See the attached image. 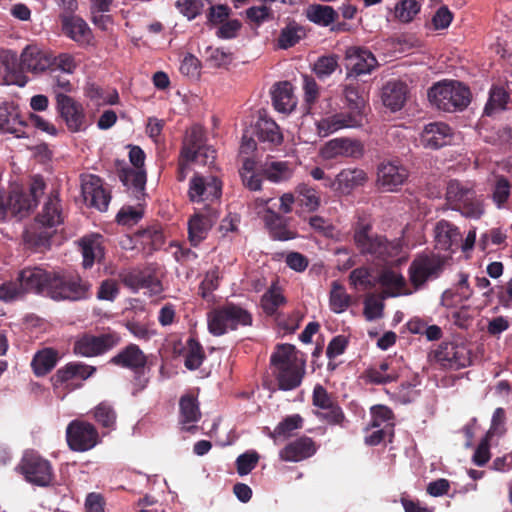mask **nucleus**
<instances>
[{
  "label": "nucleus",
  "mask_w": 512,
  "mask_h": 512,
  "mask_svg": "<svg viewBox=\"0 0 512 512\" xmlns=\"http://www.w3.org/2000/svg\"><path fill=\"white\" fill-rule=\"evenodd\" d=\"M354 245L361 256L377 266L399 262L403 245L400 239L389 240L385 235L373 232V225L366 216H358L353 224Z\"/></svg>",
  "instance_id": "f257e3e1"
},
{
  "label": "nucleus",
  "mask_w": 512,
  "mask_h": 512,
  "mask_svg": "<svg viewBox=\"0 0 512 512\" xmlns=\"http://www.w3.org/2000/svg\"><path fill=\"white\" fill-rule=\"evenodd\" d=\"M270 364L278 387L283 391L299 387L305 376L306 359L291 344H279L271 354Z\"/></svg>",
  "instance_id": "f03ea898"
},
{
  "label": "nucleus",
  "mask_w": 512,
  "mask_h": 512,
  "mask_svg": "<svg viewBox=\"0 0 512 512\" xmlns=\"http://www.w3.org/2000/svg\"><path fill=\"white\" fill-rule=\"evenodd\" d=\"M12 66L6 65L9 81L12 84L23 87L28 79L24 71L40 74L52 68L53 54L42 49L36 44L27 45L21 52L19 70L16 68V54L12 55Z\"/></svg>",
  "instance_id": "7ed1b4c3"
},
{
  "label": "nucleus",
  "mask_w": 512,
  "mask_h": 512,
  "mask_svg": "<svg viewBox=\"0 0 512 512\" xmlns=\"http://www.w3.org/2000/svg\"><path fill=\"white\" fill-rule=\"evenodd\" d=\"M92 296V284L76 272L52 271L47 297L55 301H83Z\"/></svg>",
  "instance_id": "20e7f679"
},
{
  "label": "nucleus",
  "mask_w": 512,
  "mask_h": 512,
  "mask_svg": "<svg viewBox=\"0 0 512 512\" xmlns=\"http://www.w3.org/2000/svg\"><path fill=\"white\" fill-rule=\"evenodd\" d=\"M252 322V314L233 302H226L207 314L208 330L214 336H222L239 327L251 326Z\"/></svg>",
  "instance_id": "39448f33"
},
{
  "label": "nucleus",
  "mask_w": 512,
  "mask_h": 512,
  "mask_svg": "<svg viewBox=\"0 0 512 512\" xmlns=\"http://www.w3.org/2000/svg\"><path fill=\"white\" fill-rule=\"evenodd\" d=\"M428 99L439 110L462 111L471 102V92L469 87L459 81H443L428 90Z\"/></svg>",
  "instance_id": "423d86ee"
},
{
  "label": "nucleus",
  "mask_w": 512,
  "mask_h": 512,
  "mask_svg": "<svg viewBox=\"0 0 512 512\" xmlns=\"http://www.w3.org/2000/svg\"><path fill=\"white\" fill-rule=\"evenodd\" d=\"M446 200L453 210L467 218L478 219L484 212L482 200L475 190L456 179L447 185Z\"/></svg>",
  "instance_id": "0eeeda50"
},
{
  "label": "nucleus",
  "mask_w": 512,
  "mask_h": 512,
  "mask_svg": "<svg viewBox=\"0 0 512 512\" xmlns=\"http://www.w3.org/2000/svg\"><path fill=\"white\" fill-rule=\"evenodd\" d=\"M445 258L435 253L415 256L408 268V277L415 291L423 289L429 281L438 279L445 268Z\"/></svg>",
  "instance_id": "6e6552de"
},
{
  "label": "nucleus",
  "mask_w": 512,
  "mask_h": 512,
  "mask_svg": "<svg viewBox=\"0 0 512 512\" xmlns=\"http://www.w3.org/2000/svg\"><path fill=\"white\" fill-rule=\"evenodd\" d=\"M16 470L28 483L39 487L52 485L55 477L50 461L33 451L23 455Z\"/></svg>",
  "instance_id": "1a4fd4ad"
},
{
  "label": "nucleus",
  "mask_w": 512,
  "mask_h": 512,
  "mask_svg": "<svg viewBox=\"0 0 512 512\" xmlns=\"http://www.w3.org/2000/svg\"><path fill=\"white\" fill-rule=\"evenodd\" d=\"M313 414L322 422L344 428L348 422L338 401L321 384H316L312 393Z\"/></svg>",
  "instance_id": "9d476101"
},
{
  "label": "nucleus",
  "mask_w": 512,
  "mask_h": 512,
  "mask_svg": "<svg viewBox=\"0 0 512 512\" xmlns=\"http://www.w3.org/2000/svg\"><path fill=\"white\" fill-rule=\"evenodd\" d=\"M121 342L119 333L109 331L99 335L84 333L77 338L73 345V352L83 357H96L103 355Z\"/></svg>",
  "instance_id": "9b49d317"
},
{
  "label": "nucleus",
  "mask_w": 512,
  "mask_h": 512,
  "mask_svg": "<svg viewBox=\"0 0 512 512\" xmlns=\"http://www.w3.org/2000/svg\"><path fill=\"white\" fill-rule=\"evenodd\" d=\"M66 441L74 452H86L101 443V436L94 424L74 419L66 427Z\"/></svg>",
  "instance_id": "f8f14e48"
},
{
  "label": "nucleus",
  "mask_w": 512,
  "mask_h": 512,
  "mask_svg": "<svg viewBox=\"0 0 512 512\" xmlns=\"http://www.w3.org/2000/svg\"><path fill=\"white\" fill-rule=\"evenodd\" d=\"M55 100L56 111L70 132L77 133L87 128V115L80 102L60 91H55Z\"/></svg>",
  "instance_id": "ddd939ff"
},
{
  "label": "nucleus",
  "mask_w": 512,
  "mask_h": 512,
  "mask_svg": "<svg viewBox=\"0 0 512 512\" xmlns=\"http://www.w3.org/2000/svg\"><path fill=\"white\" fill-rule=\"evenodd\" d=\"M434 358L442 368L450 370H459L471 364V352L462 343H441L434 351Z\"/></svg>",
  "instance_id": "4468645a"
},
{
  "label": "nucleus",
  "mask_w": 512,
  "mask_h": 512,
  "mask_svg": "<svg viewBox=\"0 0 512 512\" xmlns=\"http://www.w3.org/2000/svg\"><path fill=\"white\" fill-rule=\"evenodd\" d=\"M222 194V182L214 176L208 178L195 174L189 182L188 198L191 202L218 200Z\"/></svg>",
  "instance_id": "2eb2a0df"
},
{
  "label": "nucleus",
  "mask_w": 512,
  "mask_h": 512,
  "mask_svg": "<svg viewBox=\"0 0 512 512\" xmlns=\"http://www.w3.org/2000/svg\"><path fill=\"white\" fill-rule=\"evenodd\" d=\"M408 176L409 171L402 164L396 161L384 162L377 169V186L385 192H396Z\"/></svg>",
  "instance_id": "dca6fc26"
},
{
  "label": "nucleus",
  "mask_w": 512,
  "mask_h": 512,
  "mask_svg": "<svg viewBox=\"0 0 512 512\" xmlns=\"http://www.w3.org/2000/svg\"><path fill=\"white\" fill-rule=\"evenodd\" d=\"M453 139V129L444 122H430L426 124L419 135L420 145L430 150H438L444 146L451 145Z\"/></svg>",
  "instance_id": "f3484780"
},
{
  "label": "nucleus",
  "mask_w": 512,
  "mask_h": 512,
  "mask_svg": "<svg viewBox=\"0 0 512 512\" xmlns=\"http://www.w3.org/2000/svg\"><path fill=\"white\" fill-rule=\"evenodd\" d=\"M52 271H46L40 267H26L17 276L24 294L36 293L47 296Z\"/></svg>",
  "instance_id": "a211bd4d"
},
{
  "label": "nucleus",
  "mask_w": 512,
  "mask_h": 512,
  "mask_svg": "<svg viewBox=\"0 0 512 512\" xmlns=\"http://www.w3.org/2000/svg\"><path fill=\"white\" fill-rule=\"evenodd\" d=\"M217 218V211L214 209H208L205 212H197L189 218L188 239L193 247H197L207 238Z\"/></svg>",
  "instance_id": "6ab92c4d"
},
{
  "label": "nucleus",
  "mask_w": 512,
  "mask_h": 512,
  "mask_svg": "<svg viewBox=\"0 0 512 512\" xmlns=\"http://www.w3.org/2000/svg\"><path fill=\"white\" fill-rule=\"evenodd\" d=\"M82 195L87 205L105 211L110 202V195L102 186L101 178L88 175L82 181Z\"/></svg>",
  "instance_id": "aec40b11"
},
{
  "label": "nucleus",
  "mask_w": 512,
  "mask_h": 512,
  "mask_svg": "<svg viewBox=\"0 0 512 512\" xmlns=\"http://www.w3.org/2000/svg\"><path fill=\"white\" fill-rule=\"evenodd\" d=\"M27 123L21 118L16 105L4 102L0 105V133L13 134L16 138L28 137L25 128Z\"/></svg>",
  "instance_id": "412c9836"
},
{
  "label": "nucleus",
  "mask_w": 512,
  "mask_h": 512,
  "mask_svg": "<svg viewBox=\"0 0 512 512\" xmlns=\"http://www.w3.org/2000/svg\"><path fill=\"white\" fill-rule=\"evenodd\" d=\"M347 66L350 69L349 76H359L370 73L376 66L377 60L367 48L350 47L346 51Z\"/></svg>",
  "instance_id": "4be33fe9"
},
{
  "label": "nucleus",
  "mask_w": 512,
  "mask_h": 512,
  "mask_svg": "<svg viewBox=\"0 0 512 512\" xmlns=\"http://www.w3.org/2000/svg\"><path fill=\"white\" fill-rule=\"evenodd\" d=\"M317 451L315 441L308 436H301L289 442L279 452V457L285 462H300L312 457Z\"/></svg>",
  "instance_id": "5701e85b"
},
{
  "label": "nucleus",
  "mask_w": 512,
  "mask_h": 512,
  "mask_svg": "<svg viewBox=\"0 0 512 512\" xmlns=\"http://www.w3.org/2000/svg\"><path fill=\"white\" fill-rule=\"evenodd\" d=\"M147 356L136 344L130 343L114 355L109 363L115 366L129 369L132 372L145 370L147 365Z\"/></svg>",
  "instance_id": "b1692460"
},
{
  "label": "nucleus",
  "mask_w": 512,
  "mask_h": 512,
  "mask_svg": "<svg viewBox=\"0 0 512 512\" xmlns=\"http://www.w3.org/2000/svg\"><path fill=\"white\" fill-rule=\"evenodd\" d=\"M317 133L321 137L337 132L343 128L360 127V119L357 114H348L347 112L335 113L322 118L316 123Z\"/></svg>",
  "instance_id": "393cba45"
},
{
  "label": "nucleus",
  "mask_w": 512,
  "mask_h": 512,
  "mask_svg": "<svg viewBox=\"0 0 512 512\" xmlns=\"http://www.w3.org/2000/svg\"><path fill=\"white\" fill-rule=\"evenodd\" d=\"M363 154V145L360 141L349 138H335L327 142L322 150L326 159L338 156L358 158Z\"/></svg>",
  "instance_id": "a878e982"
},
{
  "label": "nucleus",
  "mask_w": 512,
  "mask_h": 512,
  "mask_svg": "<svg viewBox=\"0 0 512 512\" xmlns=\"http://www.w3.org/2000/svg\"><path fill=\"white\" fill-rule=\"evenodd\" d=\"M83 257V268L90 269L96 262L104 258L103 237L100 234L83 236L78 241Z\"/></svg>",
  "instance_id": "bb28decb"
},
{
  "label": "nucleus",
  "mask_w": 512,
  "mask_h": 512,
  "mask_svg": "<svg viewBox=\"0 0 512 512\" xmlns=\"http://www.w3.org/2000/svg\"><path fill=\"white\" fill-rule=\"evenodd\" d=\"M435 240L439 249L455 251L460 247L462 234L457 226L443 219L435 226Z\"/></svg>",
  "instance_id": "cd10ccee"
},
{
  "label": "nucleus",
  "mask_w": 512,
  "mask_h": 512,
  "mask_svg": "<svg viewBox=\"0 0 512 512\" xmlns=\"http://www.w3.org/2000/svg\"><path fill=\"white\" fill-rule=\"evenodd\" d=\"M272 104L281 113L292 112L297 104L293 86L289 81L275 83L271 90Z\"/></svg>",
  "instance_id": "c85d7f7f"
},
{
  "label": "nucleus",
  "mask_w": 512,
  "mask_h": 512,
  "mask_svg": "<svg viewBox=\"0 0 512 512\" xmlns=\"http://www.w3.org/2000/svg\"><path fill=\"white\" fill-rule=\"evenodd\" d=\"M179 410V421L183 425V430L194 433L197 430V426L186 425L189 423H196L201 419V412L197 398L190 394L183 395L179 400Z\"/></svg>",
  "instance_id": "c756f323"
},
{
  "label": "nucleus",
  "mask_w": 512,
  "mask_h": 512,
  "mask_svg": "<svg viewBox=\"0 0 512 512\" xmlns=\"http://www.w3.org/2000/svg\"><path fill=\"white\" fill-rule=\"evenodd\" d=\"M408 94V86L401 81H389L382 89L383 104L392 111L402 109Z\"/></svg>",
  "instance_id": "7c9ffc66"
},
{
  "label": "nucleus",
  "mask_w": 512,
  "mask_h": 512,
  "mask_svg": "<svg viewBox=\"0 0 512 512\" xmlns=\"http://www.w3.org/2000/svg\"><path fill=\"white\" fill-rule=\"evenodd\" d=\"M260 174L273 183H281L292 178L294 168L288 161H273L267 159L260 166Z\"/></svg>",
  "instance_id": "2f4dec72"
},
{
  "label": "nucleus",
  "mask_w": 512,
  "mask_h": 512,
  "mask_svg": "<svg viewBox=\"0 0 512 512\" xmlns=\"http://www.w3.org/2000/svg\"><path fill=\"white\" fill-rule=\"evenodd\" d=\"M64 216L60 200L57 195L51 194L45 202L41 213L36 217V221L43 227H56L63 223Z\"/></svg>",
  "instance_id": "473e14b6"
},
{
  "label": "nucleus",
  "mask_w": 512,
  "mask_h": 512,
  "mask_svg": "<svg viewBox=\"0 0 512 512\" xmlns=\"http://www.w3.org/2000/svg\"><path fill=\"white\" fill-rule=\"evenodd\" d=\"M62 29L65 35L80 44H89L92 40L88 24L78 16L65 17L62 20Z\"/></svg>",
  "instance_id": "72a5a7b5"
},
{
  "label": "nucleus",
  "mask_w": 512,
  "mask_h": 512,
  "mask_svg": "<svg viewBox=\"0 0 512 512\" xmlns=\"http://www.w3.org/2000/svg\"><path fill=\"white\" fill-rule=\"evenodd\" d=\"M256 135L260 142L269 147L281 145L283 134L278 124L269 118H260L256 124Z\"/></svg>",
  "instance_id": "f704fd0d"
},
{
  "label": "nucleus",
  "mask_w": 512,
  "mask_h": 512,
  "mask_svg": "<svg viewBox=\"0 0 512 512\" xmlns=\"http://www.w3.org/2000/svg\"><path fill=\"white\" fill-rule=\"evenodd\" d=\"M59 359V353L54 348H43L35 353L31 361V367L37 377H42L51 372Z\"/></svg>",
  "instance_id": "c9c22d12"
},
{
  "label": "nucleus",
  "mask_w": 512,
  "mask_h": 512,
  "mask_svg": "<svg viewBox=\"0 0 512 512\" xmlns=\"http://www.w3.org/2000/svg\"><path fill=\"white\" fill-rule=\"evenodd\" d=\"M367 181V175L362 169H344L335 178V180H329V185L334 187L337 185V189L342 192H349L355 187L362 186Z\"/></svg>",
  "instance_id": "e433bc0d"
},
{
  "label": "nucleus",
  "mask_w": 512,
  "mask_h": 512,
  "mask_svg": "<svg viewBox=\"0 0 512 512\" xmlns=\"http://www.w3.org/2000/svg\"><path fill=\"white\" fill-rule=\"evenodd\" d=\"M304 13L310 22L322 27L333 24L339 17L338 12L332 6L322 4H310Z\"/></svg>",
  "instance_id": "4c0bfd02"
},
{
  "label": "nucleus",
  "mask_w": 512,
  "mask_h": 512,
  "mask_svg": "<svg viewBox=\"0 0 512 512\" xmlns=\"http://www.w3.org/2000/svg\"><path fill=\"white\" fill-rule=\"evenodd\" d=\"M306 36L305 28L295 20H288L286 26L281 29L277 39L278 47L289 49L294 47Z\"/></svg>",
  "instance_id": "58836bf2"
},
{
  "label": "nucleus",
  "mask_w": 512,
  "mask_h": 512,
  "mask_svg": "<svg viewBox=\"0 0 512 512\" xmlns=\"http://www.w3.org/2000/svg\"><path fill=\"white\" fill-rule=\"evenodd\" d=\"M296 203L307 212L316 211L321 198L319 191L309 184L301 183L295 188Z\"/></svg>",
  "instance_id": "ea45409f"
},
{
  "label": "nucleus",
  "mask_w": 512,
  "mask_h": 512,
  "mask_svg": "<svg viewBox=\"0 0 512 512\" xmlns=\"http://www.w3.org/2000/svg\"><path fill=\"white\" fill-rule=\"evenodd\" d=\"M205 130L200 125L192 126L186 133L180 151L187 159H195L197 149L205 145Z\"/></svg>",
  "instance_id": "a19ab883"
},
{
  "label": "nucleus",
  "mask_w": 512,
  "mask_h": 512,
  "mask_svg": "<svg viewBox=\"0 0 512 512\" xmlns=\"http://www.w3.org/2000/svg\"><path fill=\"white\" fill-rule=\"evenodd\" d=\"M343 95L346 100L347 107L349 108L348 114H357L362 125V118L364 114V108L366 106V98L364 92L360 91L358 85L348 84L343 88Z\"/></svg>",
  "instance_id": "79ce46f5"
},
{
  "label": "nucleus",
  "mask_w": 512,
  "mask_h": 512,
  "mask_svg": "<svg viewBox=\"0 0 512 512\" xmlns=\"http://www.w3.org/2000/svg\"><path fill=\"white\" fill-rule=\"evenodd\" d=\"M185 361L184 365L188 370H197L206 359V354L202 344L197 338L190 336L184 347Z\"/></svg>",
  "instance_id": "37998d69"
},
{
  "label": "nucleus",
  "mask_w": 512,
  "mask_h": 512,
  "mask_svg": "<svg viewBox=\"0 0 512 512\" xmlns=\"http://www.w3.org/2000/svg\"><path fill=\"white\" fill-rule=\"evenodd\" d=\"M304 419L300 414L286 416L280 421L274 430L269 431L268 436L276 441L279 438L287 439L293 435V432L303 427Z\"/></svg>",
  "instance_id": "c03bdc74"
},
{
  "label": "nucleus",
  "mask_w": 512,
  "mask_h": 512,
  "mask_svg": "<svg viewBox=\"0 0 512 512\" xmlns=\"http://www.w3.org/2000/svg\"><path fill=\"white\" fill-rule=\"evenodd\" d=\"M35 208V201L25 192L13 191L7 199L8 211L16 217L23 218Z\"/></svg>",
  "instance_id": "a18cd8bd"
},
{
  "label": "nucleus",
  "mask_w": 512,
  "mask_h": 512,
  "mask_svg": "<svg viewBox=\"0 0 512 512\" xmlns=\"http://www.w3.org/2000/svg\"><path fill=\"white\" fill-rule=\"evenodd\" d=\"M119 178L125 186L132 187L134 189L135 196L137 198H139V195H144L147 180L145 170L125 168L120 171Z\"/></svg>",
  "instance_id": "49530a36"
},
{
  "label": "nucleus",
  "mask_w": 512,
  "mask_h": 512,
  "mask_svg": "<svg viewBox=\"0 0 512 512\" xmlns=\"http://www.w3.org/2000/svg\"><path fill=\"white\" fill-rule=\"evenodd\" d=\"M378 281L383 287L391 289L385 291V294L389 297L399 296L401 290L406 287V280L403 275L390 269L382 271Z\"/></svg>",
  "instance_id": "de8ad7c7"
},
{
  "label": "nucleus",
  "mask_w": 512,
  "mask_h": 512,
  "mask_svg": "<svg viewBox=\"0 0 512 512\" xmlns=\"http://www.w3.org/2000/svg\"><path fill=\"white\" fill-rule=\"evenodd\" d=\"M85 95L96 105H114L118 103L119 95L115 89L106 90L100 86L90 83L85 87Z\"/></svg>",
  "instance_id": "09e8293b"
},
{
  "label": "nucleus",
  "mask_w": 512,
  "mask_h": 512,
  "mask_svg": "<svg viewBox=\"0 0 512 512\" xmlns=\"http://www.w3.org/2000/svg\"><path fill=\"white\" fill-rule=\"evenodd\" d=\"M94 420L102 427L108 430H114L116 427L117 413L113 406L103 401L99 403L93 410Z\"/></svg>",
  "instance_id": "8fccbe9b"
},
{
  "label": "nucleus",
  "mask_w": 512,
  "mask_h": 512,
  "mask_svg": "<svg viewBox=\"0 0 512 512\" xmlns=\"http://www.w3.org/2000/svg\"><path fill=\"white\" fill-rule=\"evenodd\" d=\"M329 302L331 310L337 314L344 312L351 304V296L338 281L332 282Z\"/></svg>",
  "instance_id": "3c124183"
},
{
  "label": "nucleus",
  "mask_w": 512,
  "mask_h": 512,
  "mask_svg": "<svg viewBox=\"0 0 512 512\" xmlns=\"http://www.w3.org/2000/svg\"><path fill=\"white\" fill-rule=\"evenodd\" d=\"M349 282L353 288L363 291L370 290L375 286L369 268L364 266L358 267L350 272Z\"/></svg>",
  "instance_id": "603ef678"
},
{
  "label": "nucleus",
  "mask_w": 512,
  "mask_h": 512,
  "mask_svg": "<svg viewBox=\"0 0 512 512\" xmlns=\"http://www.w3.org/2000/svg\"><path fill=\"white\" fill-rule=\"evenodd\" d=\"M509 101V94L503 87L494 86L490 90L489 100L485 106L486 115H491L494 109H504Z\"/></svg>",
  "instance_id": "864d4df0"
},
{
  "label": "nucleus",
  "mask_w": 512,
  "mask_h": 512,
  "mask_svg": "<svg viewBox=\"0 0 512 512\" xmlns=\"http://www.w3.org/2000/svg\"><path fill=\"white\" fill-rule=\"evenodd\" d=\"M511 185L504 176L496 177L492 191V199L498 208H502L510 197Z\"/></svg>",
  "instance_id": "5fc2aeb1"
},
{
  "label": "nucleus",
  "mask_w": 512,
  "mask_h": 512,
  "mask_svg": "<svg viewBox=\"0 0 512 512\" xmlns=\"http://www.w3.org/2000/svg\"><path fill=\"white\" fill-rule=\"evenodd\" d=\"M285 303V297L278 288H270L261 298V304L264 311L272 315L278 307Z\"/></svg>",
  "instance_id": "6e6d98bb"
},
{
  "label": "nucleus",
  "mask_w": 512,
  "mask_h": 512,
  "mask_svg": "<svg viewBox=\"0 0 512 512\" xmlns=\"http://www.w3.org/2000/svg\"><path fill=\"white\" fill-rule=\"evenodd\" d=\"M364 377L368 383L375 385H383L394 382L398 379V371H391L389 373L382 372L376 366L370 367L365 371Z\"/></svg>",
  "instance_id": "4d7b16f0"
},
{
  "label": "nucleus",
  "mask_w": 512,
  "mask_h": 512,
  "mask_svg": "<svg viewBox=\"0 0 512 512\" xmlns=\"http://www.w3.org/2000/svg\"><path fill=\"white\" fill-rule=\"evenodd\" d=\"M420 11V4L416 0H402L395 7V16L402 22H410Z\"/></svg>",
  "instance_id": "13d9d810"
},
{
  "label": "nucleus",
  "mask_w": 512,
  "mask_h": 512,
  "mask_svg": "<svg viewBox=\"0 0 512 512\" xmlns=\"http://www.w3.org/2000/svg\"><path fill=\"white\" fill-rule=\"evenodd\" d=\"M175 7L188 20H193L201 14L204 3L202 0H177Z\"/></svg>",
  "instance_id": "bf43d9fd"
},
{
  "label": "nucleus",
  "mask_w": 512,
  "mask_h": 512,
  "mask_svg": "<svg viewBox=\"0 0 512 512\" xmlns=\"http://www.w3.org/2000/svg\"><path fill=\"white\" fill-rule=\"evenodd\" d=\"M126 281L131 285H135L136 288H149L154 294H158L162 290L161 282L151 275L145 276L140 273L130 275Z\"/></svg>",
  "instance_id": "052dcab7"
},
{
  "label": "nucleus",
  "mask_w": 512,
  "mask_h": 512,
  "mask_svg": "<svg viewBox=\"0 0 512 512\" xmlns=\"http://www.w3.org/2000/svg\"><path fill=\"white\" fill-rule=\"evenodd\" d=\"M245 13L247 19L257 26H260L264 22L274 20L273 10L266 5L252 6L248 8Z\"/></svg>",
  "instance_id": "680f3d73"
},
{
  "label": "nucleus",
  "mask_w": 512,
  "mask_h": 512,
  "mask_svg": "<svg viewBox=\"0 0 512 512\" xmlns=\"http://www.w3.org/2000/svg\"><path fill=\"white\" fill-rule=\"evenodd\" d=\"M338 67V58L335 55L321 56L314 64V72L319 78L330 76Z\"/></svg>",
  "instance_id": "e2e57ef3"
},
{
  "label": "nucleus",
  "mask_w": 512,
  "mask_h": 512,
  "mask_svg": "<svg viewBox=\"0 0 512 512\" xmlns=\"http://www.w3.org/2000/svg\"><path fill=\"white\" fill-rule=\"evenodd\" d=\"M259 455L256 451L245 452L236 459V469L240 476L249 474L258 464Z\"/></svg>",
  "instance_id": "0e129e2a"
},
{
  "label": "nucleus",
  "mask_w": 512,
  "mask_h": 512,
  "mask_svg": "<svg viewBox=\"0 0 512 512\" xmlns=\"http://www.w3.org/2000/svg\"><path fill=\"white\" fill-rule=\"evenodd\" d=\"M371 422L372 428H379L384 423H389L393 420V411L385 405H375L371 407Z\"/></svg>",
  "instance_id": "69168bd1"
},
{
  "label": "nucleus",
  "mask_w": 512,
  "mask_h": 512,
  "mask_svg": "<svg viewBox=\"0 0 512 512\" xmlns=\"http://www.w3.org/2000/svg\"><path fill=\"white\" fill-rule=\"evenodd\" d=\"M231 8L228 5H212L207 13V24L211 26L221 25L230 16Z\"/></svg>",
  "instance_id": "338daca9"
},
{
  "label": "nucleus",
  "mask_w": 512,
  "mask_h": 512,
  "mask_svg": "<svg viewBox=\"0 0 512 512\" xmlns=\"http://www.w3.org/2000/svg\"><path fill=\"white\" fill-rule=\"evenodd\" d=\"M23 295L25 294L17 279L15 281H6L0 285V300L2 301L11 302Z\"/></svg>",
  "instance_id": "774afa93"
}]
</instances>
